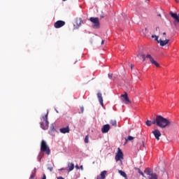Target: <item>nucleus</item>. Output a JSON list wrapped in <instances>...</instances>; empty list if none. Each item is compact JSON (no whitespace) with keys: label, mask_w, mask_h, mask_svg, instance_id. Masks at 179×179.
I'll list each match as a JSON object with an SVG mask.
<instances>
[{"label":"nucleus","mask_w":179,"mask_h":179,"mask_svg":"<svg viewBox=\"0 0 179 179\" xmlns=\"http://www.w3.org/2000/svg\"><path fill=\"white\" fill-rule=\"evenodd\" d=\"M152 124H156L159 128L164 129L170 127L171 125V122L162 115H157L156 119L152 120Z\"/></svg>","instance_id":"f257e3e1"},{"label":"nucleus","mask_w":179,"mask_h":179,"mask_svg":"<svg viewBox=\"0 0 179 179\" xmlns=\"http://www.w3.org/2000/svg\"><path fill=\"white\" fill-rule=\"evenodd\" d=\"M49 124L50 122H48V111L47 113L44 116H42V117L41 118L40 125L42 129L45 130V129H48Z\"/></svg>","instance_id":"f03ea898"},{"label":"nucleus","mask_w":179,"mask_h":179,"mask_svg":"<svg viewBox=\"0 0 179 179\" xmlns=\"http://www.w3.org/2000/svg\"><path fill=\"white\" fill-rule=\"evenodd\" d=\"M41 152L46 153V155H50L51 153V150H50V147L47 145V142L43 140L41 143Z\"/></svg>","instance_id":"7ed1b4c3"},{"label":"nucleus","mask_w":179,"mask_h":179,"mask_svg":"<svg viewBox=\"0 0 179 179\" xmlns=\"http://www.w3.org/2000/svg\"><path fill=\"white\" fill-rule=\"evenodd\" d=\"M90 20L92 22L94 29H99V27H100V21L99 20V17H91Z\"/></svg>","instance_id":"20e7f679"},{"label":"nucleus","mask_w":179,"mask_h":179,"mask_svg":"<svg viewBox=\"0 0 179 179\" xmlns=\"http://www.w3.org/2000/svg\"><path fill=\"white\" fill-rule=\"evenodd\" d=\"M144 173L147 174V176H151L149 179H157V175L156 173H153V170L147 168L145 171Z\"/></svg>","instance_id":"39448f33"},{"label":"nucleus","mask_w":179,"mask_h":179,"mask_svg":"<svg viewBox=\"0 0 179 179\" xmlns=\"http://www.w3.org/2000/svg\"><path fill=\"white\" fill-rule=\"evenodd\" d=\"M115 159L116 160V162H121V163H122V159H124V153H122V151L121 150L120 148H118V151L116 153V155L115 157Z\"/></svg>","instance_id":"423d86ee"},{"label":"nucleus","mask_w":179,"mask_h":179,"mask_svg":"<svg viewBox=\"0 0 179 179\" xmlns=\"http://www.w3.org/2000/svg\"><path fill=\"white\" fill-rule=\"evenodd\" d=\"M146 58H148L150 60L152 65H155V66H156L157 68L160 67V64H159V63H157V62L156 60H155V59L153 57H152V55H147Z\"/></svg>","instance_id":"0eeeda50"},{"label":"nucleus","mask_w":179,"mask_h":179,"mask_svg":"<svg viewBox=\"0 0 179 179\" xmlns=\"http://www.w3.org/2000/svg\"><path fill=\"white\" fill-rule=\"evenodd\" d=\"M63 26H65V22L62 20H58L54 24V27H55V29H59Z\"/></svg>","instance_id":"6e6552de"},{"label":"nucleus","mask_w":179,"mask_h":179,"mask_svg":"<svg viewBox=\"0 0 179 179\" xmlns=\"http://www.w3.org/2000/svg\"><path fill=\"white\" fill-rule=\"evenodd\" d=\"M152 134L157 141H160V136H162V133H160V131L159 129H155L152 131Z\"/></svg>","instance_id":"1a4fd4ad"},{"label":"nucleus","mask_w":179,"mask_h":179,"mask_svg":"<svg viewBox=\"0 0 179 179\" xmlns=\"http://www.w3.org/2000/svg\"><path fill=\"white\" fill-rule=\"evenodd\" d=\"M120 97L124 99L123 101L124 104H129V103H131V101H129V98L128 97V94L127 93L122 94Z\"/></svg>","instance_id":"9d476101"},{"label":"nucleus","mask_w":179,"mask_h":179,"mask_svg":"<svg viewBox=\"0 0 179 179\" xmlns=\"http://www.w3.org/2000/svg\"><path fill=\"white\" fill-rule=\"evenodd\" d=\"M170 15H171V17L175 19V23H179V14L177 15V13H174L172 11H171Z\"/></svg>","instance_id":"9b49d317"},{"label":"nucleus","mask_w":179,"mask_h":179,"mask_svg":"<svg viewBox=\"0 0 179 179\" xmlns=\"http://www.w3.org/2000/svg\"><path fill=\"white\" fill-rule=\"evenodd\" d=\"M110 131V124H104L101 128L102 134H107Z\"/></svg>","instance_id":"f8f14e48"},{"label":"nucleus","mask_w":179,"mask_h":179,"mask_svg":"<svg viewBox=\"0 0 179 179\" xmlns=\"http://www.w3.org/2000/svg\"><path fill=\"white\" fill-rule=\"evenodd\" d=\"M169 42H170V40L169 39H166L164 41L159 39V41H158V43L160 44L162 47H164V45H166V44H169Z\"/></svg>","instance_id":"ddd939ff"},{"label":"nucleus","mask_w":179,"mask_h":179,"mask_svg":"<svg viewBox=\"0 0 179 179\" xmlns=\"http://www.w3.org/2000/svg\"><path fill=\"white\" fill-rule=\"evenodd\" d=\"M97 97H98V100L101 104V106H102V107L104 106V103H103V95L101 94V92H99L97 94Z\"/></svg>","instance_id":"4468645a"},{"label":"nucleus","mask_w":179,"mask_h":179,"mask_svg":"<svg viewBox=\"0 0 179 179\" xmlns=\"http://www.w3.org/2000/svg\"><path fill=\"white\" fill-rule=\"evenodd\" d=\"M61 134H69V127H64V128H62L59 129Z\"/></svg>","instance_id":"2eb2a0df"},{"label":"nucleus","mask_w":179,"mask_h":179,"mask_svg":"<svg viewBox=\"0 0 179 179\" xmlns=\"http://www.w3.org/2000/svg\"><path fill=\"white\" fill-rule=\"evenodd\" d=\"M68 171L69 173L72 171L73 169H75V164L73 163L69 162L68 163Z\"/></svg>","instance_id":"dca6fc26"},{"label":"nucleus","mask_w":179,"mask_h":179,"mask_svg":"<svg viewBox=\"0 0 179 179\" xmlns=\"http://www.w3.org/2000/svg\"><path fill=\"white\" fill-rule=\"evenodd\" d=\"M134 139H135V137H133L131 136H129L127 138H125L124 145H127V143H128V141H134Z\"/></svg>","instance_id":"f3484780"},{"label":"nucleus","mask_w":179,"mask_h":179,"mask_svg":"<svg viewBox=\"0 0 179 179\" xmlns=\"http://www.w3.org/2000/svg\"><path fill=\"white\" fill-rule=\"evenodd\" d=\"M106 176H107V171H103L101 173V177H100V178H101V179H104V178H106Z\"/></svg>","instance_id":"a211bd4d"},{"label":"nucleus","mask_w":179,"mask_h":179,"mask_svg":"<svg viewBox=\"0 0 179 179\" xmlns=\"http://www.w3.org/2000/svg\"><path fill=\"white\" fill-rule=\"evenodd\" d=\"M118 173L119 174H120V176H122V177H124V178H127V173H125V172L121 170H118Z\"/></svg>","instance_id":"6ab92c4d"},{"label":"nucleus","mask_w":179,"mask_h":179,"mask_svg":"<svg viewBox=\"0 0 179 179\" xmlns=\"http://www.w3.org/2000/svg\"><path fill=\"white\" fill-rule=\"evenodd\" d=\"M110 124H111L113 127H117V121L115 120H110Z\"/></svg>","instance_id":"aec40b11"},{"label":"nucleus","mask_w":179,"mask_h":179,"mask_svg":"<svg viewBox=\"0 0 179 179\" xmlns=\"http://www.w3.org/2000/svg\"><path fill=\"white\" fill-rule=\"evenodd\" d=\"M146 126L147 127H151L152 126V124H153V120L152 121H150V120H147L146 122Z\"/></svg>","instance_id":"412c9836"},{"label":"nucleus","mask_w":179,"mask_h":179,"mask_svg":"<svg viewBox=\"0 0 179 179\" xmlns=\"http://www.w3.org/2000/svg\"><path fill=\"white\" fill-rule=\"evenodd\" d=\"M152 38H155V41H157V42L159 41V36H157L156 35H152Z\"/></svg>","instance_id":"4be33fe9"},{"label":"nucleus","mask_w":179,"mask_h":179,"mask_svg":"<svg viewBox=\"0 0 179 179\" xmlns=\"http://www.w3.org/2000/svg\"><path fill=\"white\" fill-rule=\"evenodd\" d=\"M85 143H89V136H86L85 138Z\"/></svg>","instance_id":"5701e85b"},{"label":"nucleus","mask_w":179,"mask_h":179,"mask_svg":"<svg viewBox=\"0 0 179 179\" xmlns=\"http://www.w3.org/2000/svg\"><path fill=\"white\" fill-rule=\"evenodd\" d=\"M48 170H49L50 171H52L53 168L52 166H50V164H48Z\"/></svg>","instance_id":"b1692460"},{"label":"nucleus","mask_w":179,"mask_h":179,"mask_svg":"<svg viewBox=\"0 0 179 179\" xmlns=\"http://www.w3.org/2000/svg\"><path fill=\"white\" fill-rule=\"evenodd\" d=\"M108 76L109 79H113V73H109L108 74Z\"/></svg>","instance_id":"393cba45"},{"label":"nucleus","mask_w":179,"mask_h":179,"mask_svg":"<svg viewBox=\"0 0 179 179\" xmlns=\"http://www.w3.org/2000/svg\"><path fill=\"white\" fill-rule=\"evenodd\" d=\"M77 22H79V24H78V22H77L78 26H80V24L82 23V19L80 18L78 20H77Z\"/></svg>","instance_id":"a878e982"},{"label":"nucleus","mask_w":179,"mask_h":179,"mask_svg":"<svg viewBox=\"0 0 179 179\" xmlns=\"http://www.w3.org/2000/svg\"><path fill=\"white\" fill-rule=\"evenodd\" d=\"M138 173L141 174L143 177H145V175L143 174V172L141 171V169H138Z\"/></svg>","instance_id":"bb28decb"},{"label":"nucleus","mask_w":179,"mask_h":179,"mask_svg":"<svg viewBox=\"0 0 179 179\" xmlns=\"http://www.w3.org/2000/svg\"><path fill=\"white\" fill-rule=\"evenodd\" d=\"M80 110H81V113L83 114V111H85V108H83V106H81Z\"/></svg>","instance_id":"cd10ccee"},{"label":"nucleus","mask_w":179,"mask_h":179,"mask_svg":"<svg viewBox=\"0 0 179 179\" xmlns=\"http://www.w3.org/2000/svg\"><path fill=\"white\" fill-rule=\"evenodd\" d=\"M34 176H35V173H32L31 176H30V179H33L34 178Z\"/></svg>","instance_id":"c85d7f7f"},{"label":"nucleus","mask_w":179,"mask_h":179,"mask_svg":"<svg viewBox=\"0 0 179 179\" xmlns=\"http://www.w3.org/2000/svg\"><path fill=\"white\" fill-rule=\"evenodd\" d=\"M141 57L143 58V59H144V60H145V55H141Z\"/></svg>","instance_id":"c756f323"},{"label":"nucleus","mask_w":179,"mask_h":179,"mask_svg":"<svg viewBox=\"0 0 179 179\" xmlns=\"http://www.w3.org/2000/svg\"><path fill=\"white\" fill-rule=\"evenodd\" d=\"M76 169L77 170H79L80 167H79V165H78V164L76 165Z\"/></svg>","instance_id":"7c9ffc66"},{"label":"nucleus","mask_w":179,"mask_h":179,"mask_svg":"<svg viewBox=\"0 0 179 179\" xmlns=\"http://www.w3.org/2000/svg\"><path fill=\"white\" fill-rule=\"evenodd\" d=\"M42 179H47V176H45V174H43Z\"/></svg>","instance_id":"2f4dec72"},{"label":"nucleus","mask_w":179,"mask_h":179,"mask_svg":"<svg viewBox=\"0 0 179 179\" xmlns=\"http://www.w3.org/2000/svg\"><path fill=\"white\" fill-rule=\"evenodd\" d=\"M80 170H83V165H81V166H80Z\"/></svg>","instance_id":"473e14b6"},{"label":"nucleus","mask_w":179,"mask_h":179,"mask_svg":"<svg viewBox=\"0 0 179 179\" xmlns=\"http://www.w3.org/2000/svg\"><path fill=\"white\" fill-rule=\"evenodd\" d=\"M57 179H64L63 177H58Z\"/></svg>","instance_id":"72a5a7b5"},{"label":"nucleus","mask_w":179,"mask_h":179,"mask_svg":"<svg viewBox=\"0 0 179 179\" xmlns=\"http://www.w3.org/2000/svg\"><path fill=\"white\" fill-rule=\"evenodd\" d=\"M101 44H102V45L104 44V41H101Z\"/></svg>","instance_id":"f704fd0d"},{"label":"nucleus","mask_w":179,"mask_h":179,"mask_svg":"<svg viewBox=\"0 0 179 179\" xmlns=\"http://www.w3.org/2000/svg\"><path fill=\"white\" fill-rule=\"evenodd\" d=\"M163 34H164V36H166V32H164Z\"/></svg>","instance_id":"c9c22d12"},{"label":"nucleus","mask_w":179,"mask_h":179,"mask_svg":"<svg viewBox=\"0 0 179 179\" xmlns=\"http://www.w3.org/2000/svg\"><path fill=\"white\" fill-rule=\"evenodd\" d=\"M131 69H132V68H134V66L132 64H131Z\"/></svg>","instance_id":"e433bc0d"},{"label":"nucleus","mask_w":179,"mask_h":179,"mask_svg":"<svg viewBox=\"0 0 179 179\" xmlns=\"http://www.w3.org/2000/svg\"><path fill=\"white\" fill-rule=\"evenodd\" d=\"M176 1V2H178V1H177V0H175Z\"/></svg>","instance_id":"4c0bfd02"},{"label":"nucleus","mask_w":179,"mask_h":179,"mask_svg":"<svg viewBox=\"0 0 179 179\" xmlns=\"http://www.w3.org/2000/svg\"><path fill=\"white\" fill-rule=\"evenodd\" d=\"M34 171L36 172V169H34Z\"/></svg>","instance_id":"58836bf2"},{"label":"nucleus","mask_w":179,"mask_h":179,"mask_svg":"<svg viewBox=\"0 0 179 179\" xmlns=\"http://www.w3.org/2000/svg\"><path fill=\"white\" fill-rule=\"evenodd\" d=\"M147 1H150V0H147Z\"/></svg>","instance_id":"ea45409f"}]
</instances>
